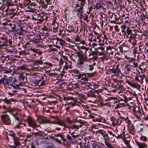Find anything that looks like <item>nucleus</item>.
I'll return each mask as SVG.
<instances>
[{
	"label": "nucleus",
	"mask_w": 148,
	"mask_h": 148,
	"mask_svg": "<svg viewBox=\"0 0 148 148\" xmlns=\"http://www.w3.org/2000/svg\"><path fill=\"white\" fill-rule=\"evenodd\" d=\"M80 49L85 50L84 54L81 51H76L75 54L78 58L77 62L76 63V66L79 69L82 71L85 69L87 66L86 62L88 61L86 53L89 48L84 46H82L80 47Z\"/></svg>",
	"instance_id": "f257e3e1"
},
{
	"label": "nucleus",
	"mask_w": 148,
	"mask_h": 148,
	"mask_svg": "<svg viewBox=\"0 0 148 148\" xmlns=\"http://www.w3.org/2000/svg\"><path fill=\"white\" fill-rule=\"evenodd\" d=\"M47 77L45 74H42V75L39 76V78L34 82V86H38L40 87L44 86L46 84Z\"/></svg>",
	"instance_id": "f03ea898"
},
{
	"label": "nucleus",
	"mask_w": 148,
	"mask_h": 148,
	"mask_svg": "<svg viewBox=\"0 0 148 148\" xmlns=\"http://www.w3.org/2000/svg\"><path fill=\"white\" fill-rule=\"evenodd\" d=\"M27 54L29 55L32 58L38 57L39 55L42 54V52L38 49L31 48L28 49Z\"/></svg>",
	"instance_id": "7ed1b4c3"
},
{
	"label": "nucleus",
	"mask_w": 148,
	"mask_h": 148,
	"mask_svg": "<svg viewBox=\"0 0 148 148\" xmlns=\"http://www.w3.org/2000/svg\"><path fill=\"white\" fill-rule=\"evenodd\" d=\"M0 117L2 122L3 124L7 125H12L9 116L7 114L1 115Z\"/></svg>",
	"instance_id": "20e7f679"
},
{
	"label": "nucleus",
	"mask_w": 148,
	"mask_h": 148,
	"mask_svg": "<svg viewBox=\"0 0 148 148\" xmlns=\"http://www.w3.org/2000/svg\"><path fill=\"white\" fill-rule=\"evenodd\" d=\"M138 66V63L135 62H134L133 64H127L125 67V69L127 73H129L130 72H133L135 71L136 68Z\"/></svg>",
	"instance_id": "39448f33"
},
{
	"label": "nucleus",
	"mask_w": 148,
	"mask_h": 148,
	"mask_svg": "<svg viewBox=\"0 0 148 148\" xmlns=\"http://www.w3.org/2000/svg\"><path fill=\"white\" fill-rule=\"evenodd\" d=\"M37 120L40 124L46 123L53 124H55L56 121H51L47 117L41 116H38L37 117Z\"/></svg>",
	"instance_id": "423d86ee"
},
{
	"label": "nucleus",
	"mask_w": 148,
	"mask_h": 148,
	"mask_svg": "<svg viewBox=\"0 0 148 148\" xmlns=\"http://www.w3.org/2000/svg\"><path fill=\"white\" fill-rule=\"evenodd\" d=\"M52 42L54 46L60 49L61 46H63L64 43V41L59 38H56L53 40Z\"/></svg>",
	"instance_id": "0eeeda50"
},
{
	"label": "nucleus",
	"mask_w": 148,
	"mask_h": 148,
	"mask_svg": "<svg viewBox=\"0 0 148 148\" xmlns=\"http://www.w3.org/2000/svg\"><path fill=\"white\" fill-rule=\"evenodd\" d=\"M53 139L55 140V141L59 144H62V140L63 142H66L67 143V140L64 138V136L61 134H56L54 135Z\"/></svg>",
	"instance_id": "6e6552de"
},
{
	"label": "nucleus",
	"mask_w": 148,
	"mask_h": 148,
	"mask_svg": "<svg viewBox=\"0 0 148 148\" xmlns=\"http://www.w3.org/2000/svg\"><path fill=\"white\" fill-rule=\"evenodd\" d=\"M18 110L17 109L14 108L6 109V111L3 112L2 113L5 114V113L7 112H9L11 114L13 115L16 120L19 121V118L16 115Z\"/></svg>",
	"instance_id": "1a4fd4ad"
},
{
	"label": "nucleus",
	"mask_w": 148,
	"mask_h": 148,
	"mask_svg": "<svg viewBox=\"0 0 148 148\" xmlns=\"http://www.w3.org/2000/svg\"><path fill=\"white\" fill-rule=\"evenodd\" d=\"M63 99L64 101H66L67 103L73 106H75L76 103V100L72 97L64 96Z\"/></svg>",
	"instance_id": "9d476101"
},
{
	"label": "nucleus",
	"mask_w": 148,
	"mask_h": 148,
	"mask_svg": "<svg viewBox=\"0 0 148 148\" xmlns=\"http://www.w3.org/2000/svg\"><path fill=\"white\" fill-rule=\"evenodd\" d=\"M26 121L28 123L30 126L34 129L38 127L34 119L30 116H28L27 117Z\"/></svg>",
	"instance_id": "9b49d317"
},
{
	"label": "nucleus",
	"mask_w": 148,
	"mask_h": 148,
	"mask_svg": "<svg viewBox=\"0 0 148 148\" xmlns=\"http://www.w3.org/2000/svg\"><path fill=\"white\" fill-rule=\"evenodd\" d=\"M78 82L81 84L82 88L86 90L89 89V87L91 85L90 83L89 82L88 80L84 81L78 80Z\"/></svg>",
	"instance_id": "f8f14e48"
},
{
	"label": "nucleus",
	"mask_w": 148,
	"mask_h": 148,
	"mask_svg": "<svg viewBox=\"0 0 148 148\" xmlns=\"http://www.w3.org/2000/svg\"><path fill=\"white\" fill-rule=\"evenodd\" d=\"M110 120L112 125L114 126L120 125L122 122L121 120L113 116L110 118Z\"/></svg>",
	"instance_id": "ddd939ff"
},
{
	"label": "nucleus",
	"mask_w": 148,
	"mask_h": 148,
	"mask_svg": "<svg viewBox=\"0 0 148 148\" xmlns=\"http://www.w3.org/2000/svg\"><path fill=\"white\" fill-rule=\"evenodd\" d=\"M55 123V124H58L60 125L64 126V127L63 130H67L66 129H68L69 130V128L66 125L65 122L64 121H61L59 119V118H57L56 121V123Z\"/></svg>",
	"instance_id": "4468645a"
},
{
	"label": "nucleus",
	"mask_w": 148,
	"mask_h": 148,
	"mask_svg": "<svg viewBox=\"0 0 148 148\" xmlns=\"http://www.w3.org/2000/svg\"><path fill=\"white\" fill-rule=\"evenodd\" d=\"M93 9L96 11L100 10L103 8V3L101 1H98L95 4L93 5Z\"/></svg>",
	"instance_id": "2eb2a0df"
},
{
	"label": "nucleus",
	"mask_w": 148,
	"mask_h": 148,
	"mask_svg": "<svg viewBox=\"0 0 148 148\" xmlns=\"http://www.w3.org/2000/svg\"><path fill=\"white\" fill-rule=\"evenodd\" d=\"M86 1L81 2L80 3V7L79 8L76 9L75 11L76 12H79L82 14L84 12L83 7L84 5L86 3Z\"/></svg>",
	"instance_id": "dca6fc26"
},
{
	"label": "nucleus",
	"mask_w": 148,
	"mask_h": 148,
	"mask_svg": "<svg viewBox=\"0 0 148 148\" xmlns=\"http://www.w3.org/2000/svg\"><path fill=\"white\" fill-rule=\"evenodd\" d=\"M126 104L127 106L129 107L128 108L130 110H132L133 111H134L138 107L136 106L134 103L133 102H130L129 103H126Z\"/></svg>",
	"instance_id": "f3484780"
},
{
	"label": "nucleus",
	"mask_w": 148,
	"mask_h": 148,
	"mask_svg": "<svg viewBox=\"0 0 148 148\" xmlns=\"http://www.w3.org/2000/svg\"><path fill=\"white\" fill-rule=\"evenodd\" d=\"M88 113L86 112H84V113L85 114L84 115V117L85 119H90L92 118L93 119L94 121H98L99 119H95V117L91 115L90 113V111H88Z\"/></svg>",
	"instance_id": "a211bd4d"
},
{
	"label": "nucleus",
	"mask_w": 148,
	"mask_h": 148,
	"mask_svg": "<svg viewBox=\"0 0 148 148\" xmlns=\"http://www.w3.org/2000/svg\"><path fill=\"white\" fill-rule=\"evenodd\" d=\"M126 82L131 86L134 87L138 90L140 89V85L139 84H138L136 83H133L127 79H126Z\"/></svg>",
	"instance_id": "6ab92c4d"
},
{
	"label": "nucleus",
	"mask_w": 148,
	"mask_h": 148,
	"mask_svg": "<svg viewBox=\"0 0 148 148\" xmlns=\"http://www.w3.org/2000/svg\"><path fill=\"white\" fill-rule=\"evenodd\" d=\"M136 33V32H135L134 33H132V31L130 29V27H127L126 31H125V33H124V34L125 35L127 36H128L129 35H131L132 36L135 37V34Z\"/></svg>",
	"instance_id": "aec40b11"
},
{
	"label": "nucleus",
	"mask_w": 148,
	"mask_h": 148,
	"mask_svg": "<svg viewBox=\"0 0 148 148\" xmlns=\"http://www.w3.org/2000/svg\"><path fill=\"white\" fill-rule=\"evenodd\" d=\"M136 143L138 148H147V145L145 143L140 142L138 141H135Z\"/></svg>",
	"instance_id": "412c9836"
},
{
	"label": "nucleus",
	"mask_w": 148,
	"mask_h": 148,
	"mask_svg": "<svg viewBox=\"0 0 148 148\" xmlns=\"http://www.w3.org/2000/svg\"><path fill=\"white\" fill-rule=\"evenodd\" d=\"M75 27H74L69 25H66V29L67 31L70 33L73 32L75 33Z\"/></svg>",
	"instance_id": "4be33fe9"
},
{
	"label": "nucleus",
	"mask_w": 148,
	"mask_h": 148,
	"mask_svg": "<svg viewBox=\"0 0 148 148\" xmlns=\"http://www.w3.org/2000/svg\"><path fill=\"white\" fill-rule=\"evenodd\" d=\"M42 29L44 33L47 35H49V32L51 30V29L49 27L44 25Z\"/></svg>",
	"instance_id": "5701e85b"
},
{
	"label": "nucleus",
	"mask_w": 148,
	"mask_h": 148,
	"mask_svg": "<svg viewBox=\"0 0 148 148\" xmlns=\"http://www.w3.org/2000/svg\"><path fill=\"white\" fill-rule=\"evenodd\" d=\"M12 86L15 89H23V90H24L25 89L24 88V86L22 85L21 83H19L18 84H16L15 83L14 85L12 84Z\"/></svg>",
	"instance_id": "b1692460"
},
{
	"label": "nucleus",
	"mask_w": 148,
	"mask_h": 148,
	"mask_svg": "<svg viewBox=\"0 0 148 148\" xmlns=\"http://www.w3.org/2000/svg\"><path fill=\"white\" fill-rule=\"evenodd\" d=\"M135 79L136 81L139 82L141 84H142L143 83V75H136Z\"/></svg>",
	"instance_id": "393cba45"
},
{
	"label": "nucleus",
	"mask_w": 148,
	"mask_h": 148,
	"mask_svg": "<svg viewBox=\"0 0 148 148\" xmlns=\"http://www.w3.org/2000/svg\"><path fill=\"white\" fill-rule=\"evenodd\" d=\"M128 130L130 134L133 135H134L135 132L134 127L133 125L131 124L128 126Z\"/></svg>",
	"instance_id": "a878e982"
},
{
	"label": "nucleus",
	"mask_w": 148,
	"mask_h": 148,
	"mask_svg": "<svg viewBox=\"0 0 148 148\" xmlns=\"http://www.w3.org/2000/svg\"><path fill=\"white\" fill-rule=\"evenodd\" d=\"M71 114L73 116L75 117H78L80 114V112L79 110L77 109L73 110Z\"/></svg>",
	"instance_id": "bb28decb"
},
{
	"label": "nucleus",
	"mask_w": 148,
	"mask_h": 148,
	"mask_svg": "<svg viewBox=\"0 0 148 148\" xmlns=\"http://www.w3.org/2000/svg\"><path fill=\"white\" fill-rule=\"evenodd\" d=\"M119 70L118 69H112L110 70V73L113 74V75L117 76L119 74Z\"/></svg>",
	"instance_id": "cd10ccee"
},
{
	"label": "nucleus",
	"mask_w": 148,
	"mask_h": 148,
	"mask_svg": "<svg viewBox=\"0 0 148 148\" xmlns=\"http://www.w3.org/2000/svg\"><path fill=\"white\" fill-rule=\"evenodd\" d=\"M123 140L124 143L129 148H132L130 144V140L127 139L125 138H123Z\"/></svg>",
	"instance_id": "c85d7f7f"
},
{
	"label": "nucleus",
	"mask_w": 148,
	"mask_h": 148,
	"mask_svg": "<svg viewBox=\"0 0 148 148\" xmlns=\"http://www.w3.org/2000/svg\"><path fill=\"white\" fill-rule=\"evenodd\" d=\"M53 32H56L58 31V24L56 22H54L53 24Z\"/></svg>",
	"instance_id": "c756f323"
},
{
	"label": "nucleus",
	"mask_w": 148,
	"mask_h": 148,
	"mask_svg": "<svg viewBox=\"0 0 148 148\" xmlns=\"http://www.w3.org/2000/svg\"><path fill=\"white\" fill-rule=\"evenodd\" d=\"M120 118H121L123 120L125 121L126 123L128 124V125L131 124V121L127 117L125 118L123 116H120Z\"/></svg>",
	"instance_id": "7c9ffc66"
},
{
	"label": "nucleus",
	"mask_w": 148,
	"mask_h": 148,
	"mask_svg": "<svg viewBox=\"0 0 148 148\" xmlns=\"http://www.w3.org/2000/svg\"><path fill=\"white\" fill-rule=\"evenodd\" d=\"M119 97L121 100L124 101L125 103H126L128 101V99L124 94H122Z\"/></svg>",
	"instance_id": "2f4dec72"
},
{
	"label": "nucleus",
	"mask_w": 148,
	"mask_h": 148,
	"mask_svg": "<svg viewBox=\"0 0 148 148\" xmlns=\"http://www.w3.org/2000/svg\"><path fill=\"white\" fill-rule=\"evenodd\" d=\"M92 148H104L101 145L97 142L93 143L92 144Z\"/></svg>",
	"instance_id": "473e14b6"
},
{
	"label": "nucleus",
	"mask_w": 148,
	"mask_h": 148,
	"mask_svg": "<svg viewBox=\"0 0 148 148\" xmlns=\"http://www.w3.org/2000/svg\"><path fill=\"white\" fill-rule=\"evenodd\" d=\"M17 69L18 70H20L21 71L23 70L28 71L29 70V69L27 68L26 66L25 65L18 67H17Z\"/></svg>",
	"instance_id": "72a5a7b5"
},
{
	"label": "nucleus",
	"mask_w": 148,
	"mask_h": 148,
	"mask_svg": "<svg viewBox=\"0 0 148 148\" xmlns=\"http://www.w3.org/2000/svg\"><path fill=\"white\" fill-rule=\"evenodd\" d=\"M32 133L36 136H42L43 135V132L39 130H37V132H33Z\"/></svg>",
	"instance_id": "f704fd0d"
},
{
	"label": "nucleus",
	"mask_w": 148,
	"mask_h": 148,
	"mask_svg": "<svg viewBox=\"0 0 148 148\" xmlns=\"http://www.w3.org/2000/svg\"><path fill=\"white\" fill-rule=\"evenodd\" d=\"M100 133L103 136L105 141H105H107V140H109L110 139V138L109 137V136L108 135V134L104 135L103 134V132L101 131H100Z\"/></svg>",
	"instance_id": "c9c22d12"
},
{
	"label": "nucleus",
	"mask_w": 148,
	"mask_h": 148,
	"mask_svg": "<svg viewBox=\"0 0 148 148\" xmlns=\"http://www.w3.org/2000/svg\"><path fill=\"white\" fill-rule=\"evenodd\" d=\"M17 32L16 33L19 35H21L24 34V32H25L26 31L23 29H17L16 30Z\"/></svg>",
	"instance_id": "e433bc0d"
},
{
	"label": "nucleus",
	"mask_w": 148,
	"mask_h": 148,
	"mask_svg": "<svg viewBox=\"0 0 148 148\" xmlns=\"http://www.w3.org/2000/svg\"><path fill=\"white\" fill-rule=\"evenodd\" d=\"M134 114L135 116L139 115L141 116V112L139 110V107L137 108L136 109L133 111Z\"/></svg>",
	"instance_id": "4c0bfd02"
},
{
	"label": "nucleus",
	"mask_w": 148,
	"mask_h": 148,
	"mask_svg": "<svg viewBox=\"0 0 148 148\" xmlns=\"http://www.w3.org/2000/svg\"><path fill=\"white\" fill-rule=\"evenodd\" d=\"M18 8L17 6L16 7V8H12L11 10V11H12L14 12L12 14V16H14L15 15H17L18 14V12H16V11H18Z\"/></svg>",
	"instance_id": "58836bf2"
},
{
	"label": "nucleus",
	"mask_w": 148,
	"mask_h": 148,
	"mask_svg": "<svg viewBox=\"0 0 148 148\" xmlns=\"http://www.w3.org/2000/svg\"><path fill=\"white\" fill-rule=\"evenodd\" d=\"M8 82L7 79L1 77L0 78V85L1 84H8Z\"/></svg>",
	"instance_id": "ea45409f"
},
{
	"label": "nucleus",
	"mask_w": 148,
	"mask_h": 148,
	"mask_svg": "<svg viewBox=\"0 0 148 148\" xmlns=\"http://www.w3.org/2000/svg\"><path fill=\"white\" fill-rule=\"evenodd\" d=\"M13 139L14 140V143L16 145H18L20 144L19 138H18L16 136L13 138Z\"/></svg>",
	"instance_id": "a19ab883"
},
{
	"label": "nucleus",
	"mask_w": 148,
	"mask_h": 148,
	"mask_svg": "<svg viewBox=\"0 0 148 148\" xmlns=\"http://www.w3.org/2000/svg\"><path fill=\"white\" fill-rule=\"evenodd\" d=\"M107 133L110 139H112L113 137L115 136V134H113L111 131H108Z\"/></svg>",
	"instance_id": "79ce46f5"
},
{
	"label": "nucleus",
	"mask_w": 148,
	"mask_h": 148,
	"mask_svg": "<svg viewBox=\"0 0 148 148\" xmlns=\"http://www.w3.org/2000/svg\"><path fill=\"white\" fill-rule=\"evenodd\" d=\"M86 62H86V63L87 64V66H86V68L87 66H88V69L89 70L91 71L92 70L94 69L93 66H94V65H95L96 64L95 63H94L93 64V65L90 64V65H88V64ZM86 69H86H84L83 70Z\"/></svg>",
	"instance_id": "37998d69"
},
{
	"label": "nucleus",
	"mask_w": 148,
	"mask_h": 148,
	"mask_svg": "<svg viewBox=\"0 0 148 148\" xmlns=\"http://www.w3.org/2000/svg\"><path fill=\"white\" fill-rule=\"evenodd\" d=\"M82 126L81 124L79 125H77V123H75L72 126V128L74 129H78Z\"/></svg>",
	"instance_id": "c03bdc74"
},
{
	"label": "nucleus",
	"mask_w": 148,
	"mask_h": 148,
	"mask_svg": "<svg viewBox=\"0 0 148 148\" xmlns=\"http://www.w3.org/2000/svg\"><path fill=\"white\" fill-rule=\"evenodd\" d=\"M121 32L124 34L125 33V29L126 28V26L125 25H121Z\"/></svg>",
	"instance_id": "a18cd8bd"
},
{
	"label": "nucleus",
	"mask_w": 148,
	"mask_h": 148,
	"mask_svg": "<svg viewBox=\"0 0 148 148\" xmlns=\"http://www.w3.org/2000/svg\"><path fill=\"white\" fill-rule=\"evenodd\" d=\"M3 12L6 13L7 14V12L9 10V8L8 6H6V5L2 7L1 8Z\"/></svg>",
	"instance_id": "49530a36"
},
{
	"label": "nucleus",
	"mask_w": 148,
	"mask_h": 148,
	"mask_svg": "<svg viewBox=\"0 0 148 148\" xmlns=\"http://www.w3.org/2000/svg\"><path fill=\"white\" fill-rule=\"evenodd\" d=\"M39 14L36 12L33 15V19L35 20H38Z\"/></svg>",
	"instance_id": "de8ad7c7"
},
{
	"label": "nucleus",
	"mask_w": 148,
	"mask_h": 148,
	"mask_svg": "<svg viewBox=\"0 0 148 148\" xmlns=\"http://www.w3.org/2000/svg\"><path fill=\"white\" fill-rule=\"evenodd\" d=\"M25 76L23 75V74H20L19 76V79L20 80V82H23L24 81Z\"/></svg>",
	"instance_id": "09e8293b"
},
{
	"label": "nucleus",
	"mask_w": 148,
	"mask_h": 148,
	"mask_svg": "<svg viewBox=\"0 0 148 148\" xmlns=\"http://www.w3.org/2000/svg\"><path fill=\"white\" fill-rule=\"evenodd\" d=\"M28 51V49H25L24 51H21L20 52V54L23 55H27L28 51Z\"/></svg>",
	"instance_id": "8fccbe9b"
},
{
	"label": "nucleus",
	"mask_w": 148,
	"mask_h": 148,
	"mask_svg": "<svg viewBox=\"0 0 148 148\" xmlns=\"http://www.w3.org/2000/svg\"><path fill=\"white\" fill-rule=\"evenodd\" d=\"M125 47H126V50H128L129 49V46H127L126 45L123 44L121 47L122 50L123 51H126L125 49Z\"/></svg>",
	"instance_id": "3c124183"
},
{
	"label": "nucleus",
	"mask_w": 148,
	"mask_h": 148,
	"mask_svg": "<svg viewBox=\"0 0 148 148\" xmlns=\"http://www.w3.org/2000/svg\"><path fill=\"white\" fill-rule=\"evenodd\" d=\"M117 88L119 90H120L121 92H122L124 90V88L123 85L120 84L118 85Z\"/></svg>",
	"instance_id": "603ef678"
},
{
	"label": "nucleus",
	"mask_w": 148,
	"mask_h": 148,
	"mask_svg": "<svg viewBox=\"0 0 148 148\" xmlns=\"http://www.w3.org/2000/svg\"><path fill=\"white\" fill-rule=\"evenodd\" d=\"M105 143L106 145L108 148H114L108 141H105Z\"/></svg>",
	"instance_id": "864d4df0"
},
{
	"label": "nucleus",
	"mask_w": 148,
	"mask_h": 148,
	"mask_svg": "<svg viewBox=\"0 0 148 148\" xmlns=\"http://www.w3.org/2000/svg\"><path fill=\"white\" fill-rule=\"evenodd\" d=\"M5 56H4L3 55H2L0 57V60L1 62L3 63L5 61Z\"/></svg>",
	"instance_id": "5fc2aeb1"
},
{
	"label": "nucleus",
	"mask_w": 148,
	"mask_h": 148,
	"mask_svg": "<svg viewBox=\"0 0 148 148\" xmlns=\"http://www.w3.org/2000/svg\"><path fill=\"white\" fill-rule=\"evenodd\" d=\"M34 63L35 64H38L40 65H42L43 64V61L40 60H37L34 61Z\"/></svg>",
	"instance_id": "6e6d98bb"
},
{
	"label": "nucleus",
	"mask_w": 148,
	"mask_h": 148,
	"mask_svg": "<svg viewBox=\"0 0 148 148\" xmlns=\"http://www.w3.org/2000/svg\"><path fill=\"white\" fill-rule=\"evenodd\" d=\"M69 45L70 47H72L75 46L76 45V44L74 41H70Z\"/></svg>",
	"instance_id": "4d7b16f0"
},
{
	"label": "nucleus",
	"mask_w": 148,
	"mask_h": 148,
	"mask_svg": "<svg viewBox=\"0 0 148 148\" xmlns=\"http://www.w3.org/2000/svg\"><path fill=\"white\" fill-rule=\"evenodd\" d=\"M6 3V6H8V7H9L10 6H12V5H16V6L17 5H16V4H14L13 3H12V2L11 3H10L8 1Z\"/></svg>",
	"instance_id": "13d9d810"
},
{
	"label": "nucleus",
	"mask_w": 148,
	"mask_h": 148,
	"mask_svg": "<svg viewBox=\"0 0 148 148\" xmlns=\"http://www.w3.org/2000/svg\"><path fill=\"white\" fill-rule=\"evenodd\" d=\"M13 101L14 99H7L5 98L3 100V101L4 102L8 104L10 103L11 101Z\"/></svg>",
	"instance_id": "bf43d9fd"
},
{
	"label": "nucleus",
	"mask_w": 148,
	"mask_h": 148,
	"mask_svg": "<svg viewBox=\"0 0 148 148\" xmlns=\"http://www.w3.org/2000/svg\"><path fill=\"white\" fill-rule=\"evenodd\" d=\"M74 38L75 39V41L76 42H79L81 41V39L79 37L78 35H77L75 37H74Z\"/></svg>",
	"instance_id": "052dcab7"
},
{
	"label": "nucleus",
	"mask_w": 148,
	"mask_h": 148,
	"mask_svg": "<svg viewBox=\"0 0 148 148\" xmlns=\"http://www.w3.org/2000/svg\"><path fill=\"white\" fill-rule=\"evenodd\" d=\"M45 12H43V13H42V22H43L44 20H45L46 21L47 20V18L46 17V16L45 14V13H44Z\"/></svg>",
	"instance_id": "680f3d73"
},
{
	"label": "nucleus",
	"mask_w": 148,
	"mask_h": 148,
	"mask_svg": "<svg viewBox=\"0 0 148 148\" xmlns=\"http://www.w3.org/2000/svg\"><path fill=\"white\" fill-rule=\"evenodd\" d=\"M42 13L41 14H39V15L38 16V20H39L40 22L41 23L42 22Z\"/></svg>",
	"instance_id": "e2e57ef3"
},
{
	"label": "nucleus",
	"mask_w": 148,
	"mask_h": 148,
	"mask_svg": "<svg viewBox=\"0 0 148 148\" xmlns=\"http://www.w3.org/2000/svg\"><path fill=\"white\" fill-rule=\"evenodd\" d=\"M48 75L50 77H52V76H56L57 75V74L55 72H54L53 73H48Z\"/></svg>",
	"instance_id": "0e129e2a"
},
{
	"label": "nucleus",
	"mask_w": 148,
	"mask_h": 148,
	"mask_svg": "<svg viewBox=\"0 0 148 148\" xmlns=\"http://www.w3.org/2000/svg\"><path fill=\"white\" fill-rule=\"evenodd\" d=\"M85 73H83L82 74H81L79 73L77 75V77L76 78V79H80L84 75H85Z\"/></svg>",
	"instance_id": "69168bd1"
},
{
	"label": "nucleus",
	"mask_w": 148,
	"mask_h": 148,
	"mask_svg": "<svg viewBox=\"0 0 148 148\" xmlns=\"http://www.w3.org/2000/svg\"><path fill=\"white\" fill-rule=\"evenodd\" d=\"M66 138L68 140L70 141H72L73 140V138L72 137V136H71L69 134H68L66 135Z\"/></svg>",
	"instance_id": "338daca9"
},
{
	"label": "nucleus",
	"mask_w": 148,
	"mask_h": 148,
	"mask_svg": "<svg viewBox=\"0 0 148 148\" xmlns=\"http://www.w3.org/2000/svg\"><path fill=\"white\" fill-rule=\"evenodd\" d=\"M145 78V82L148 83V76H146L145 75H143V79Z\"/></svg>",
	"instance_id": "774afa93"
}]
</instances>
